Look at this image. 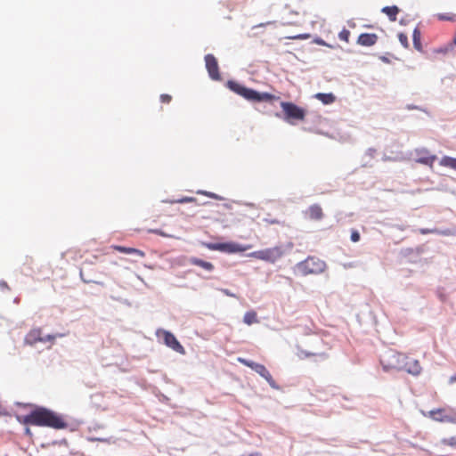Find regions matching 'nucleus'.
Returning <instances> with one entry per match:
<instances>
[{"mask_svg":"<svg viewBox=\"0 0 456 456\" xmlns=\"http://www.w3.org/2000/svg\"><path fill=\"white\" fill-rule=\"evenodd\" d=\"M19 423L27 426L25 434L31 436L28 426L47 427L53 429H64L68 427L66 420L56 412L45 407H36L27 415H17Z\"/></svg>","mask_w":456,"mask_h":456,"instance_id":"obj_1","label":"nucleus"},{"mask_svg":"<svg viewBox=\"0 0 456 456\" xmlns=\"http://www.w3.org/2000/svg\"><path fill=\"white\" fill-rule=\"evenodd\" d=\"M305 348L302 346H297V356L300 360L308 359L311 357H317L322 361L327 360L329 354L328 345L324 340L319 337H312L305 342Z\"/></svg>","mask_w":456,"mask_h":456,"instance_id":"obj_2","label":"nucleus"},{"mask_svg":"<svg viewBox=\"0 0 456 456\" xmlns=\"http://www.w3.org/2000/svg\"><path fill=\"white\" fill-rule=\"evenodd\" d=\"M227 86L231 91L253 102H272L280 99L279 96L274 94L269 93H260L232 80L227 82Z\"/></svg>","mask_w":456,"mask_h":456,"instance_id":"obj_3","label":"nucleus"},{"mask_svg":"<svg viewBox=\"0 0 456 456\" xmlns=\"http://www.w3.org/2000/svg\"><path fill=\"white\" fill-rule=\"evenodd\" d=\"M296 268L302 276L320 274L326 269V263L315 256H308L304 261L297 264Z\"/></svg>","mask_w":456,"mask_h":456,"instance_id":"obj_4","label":"nucleus"},{"mask_svg":"<svg viewBox=\"0 0 456 456\" xmlns=\"http://www.w3.org/2000/svg\"><path fill=\"white\" fill-rule=\"evenodd\" d=\"M407 360V355L394 349H387L380 355V364L383 370H400L402 363Z\"/></svg>","mask_w":456,"mask_h":456,"instance_id":"obj_5","label":"nucleus"},{"mask_svg":"<svg viewBox=\"0 0 456 456\" xmlns=\"http://www.w3.org/2000/svg\"><path fill=\"white\" fill-rule=\"evenodd\" d=\"M284 256L283 247L274 246L272 248H266L260 250H256L248 254L249 257L265 261L270 264H275Z\"/></svg>","mask_w":456,"mask_h":456,"instance_id":"obj_6","label":"nucleus"},{"mask_svg":"<svg viewBox=\"0 0 456 456\" xmlns=\"http://www.w3.org/2000/svg\"><path fill=\"white\" fill-rule=\"evenodd\" d=\"M281 107L284 114V119L294 125L297 121H304L306 115V110L293 102H281Z\"/></svg>","mask_w":456,"mask_h":456,"instance_id":"obj_7","label":"nucleus"},{"mask_svg":"<svg viewBox=\"0 0 456 456\" xmlns=\"http://www.w3.org/2000/svg\"><path fill=\"white\" fill-rule=\"evenodd\" d=\"M55 338L56 337L54 335H45L41 328H33L26 334L24 338V344L34 346L37 343L49 342L53 345Z\"/></svg>","mask_w":456,"mask_h":456,"instance_id":"obj_8","label":"nucleus"},{"mask_svg":"<svg viewBox=\"0 0 456 456\" xmlns=\"http://www.w3.org/2000/svg\"><path fill=\"white\" fill-rule=\"evenodd\" d=\"M206 247L210 250H216L228 254L240 253L252 248L251 245H241L236 242L207 243Z\"/></svg>","mask_w":456,"mask_h":456,"instance_id":"obj_9","label":"nucleus"},{"mask_svg":"<svg viewBox=\"0 0 456 456\" xmlns=\"http://www.w3.org/2000/svg\"><path fill=\"white\" fill-rule=\"evenodd\" d=\"M237 360L241 364L250 368L251 370L256 371L257 374H259L262 378H264L268 382V384L272 387H274V388L277 387L275 380L273 379V378L272 377V375L270 374V372L268 371V370L265 368V365L254 362L252 361H249L248 359L241 358V357H239Z\"/></svg>","mask_w":456,"mask_h":456,"instance_id":"obj_10","label":"nucleus"},{"mask_svg":"<svg viewBox=\"0 0 456 456\" xmlns=\"http://www.w3.org/2000/svg\"><path fill=\"white\" fill-rule=\"evenodd\" d=\"M156 335L158 338H162L164 344L174 351L182 354L185 353L183 346L170 331L159 329L157 330Z\"/></svg>","mask_w":456,"mask_h":456,"instance_id":"obj_11","label":"nucleus"},{"mask_svg":"<svg viewBox=\"0 0 456 456\" xmlns=\"http://www.w3.org/2000/svg\"><path fill=\"white\" fill-rule=\"evenodd\" d=\"M205 62L209 77L213 80H220L221 75L216 58L213 54H207L205 56Z\"/></svg>","mask_w":456,"mask_h":456,"instance_id":"obj_12","label":"nucleus"},{"mask_svg":"<svg viewBox=\"0 0 456 456\" xmlns=\"http://www.w3.org/2000/svg\"><path fill=\"white\" fill-rule=\"evenodd\" d=\"M400 370H405L411 375L417 376L420 374L422 368L417 359L411 358L407 355V360L402 363Z\"/></svg>","mask_w":456,"mask_h":456,"instance_id":"obj_13","label":"nucleus"},{"mask_svg":"<svg viewBox=\"0 0 456 456\" xmlns=\"http://www.w3.org/2000/svg\"><path fill=\"white\" fill-rule=\"evenodd\" d=\"M416 162L427 165L430 167H433V164L436 159V156L429 154V151L427 149L416 150Z\"/></svg>","mask_w":456,"mask_h":456,"instance_id":"obj_14","label":"nucleus"},{"mask_svg":"<svg viewBox=\"0 0 456 456\" xmlns=\"http://www.w3.org/2000/svg\"><path fill=\"white\" fill-rule=\"evenodd\" d=\"M428 416L438 422L456 423V418L445 413V410L439 408L428 412Z\"/></svg>","mask_w":456,"mask_h":456,"instance_id":"obj_15","label":"nucleus"},{"mask_svg":"<svg viewBox=\"0 0 456 456\" xmlns=\"http://www.w3.org/2000/svg\"><path fill=\"white\" fill-rule=\"evenodd\" d=\"M304 215L306 218L314 221H320L323 218L324 213L319 204L311 205L305 212Z\"/></svg>","mask_w":456,"mask_h":456,"instance_id":"obj_16","label":"nucleus"},{"mask_svg":"<svg viewBox=\"0 0 456 456\" xmlns=\"http://www.w3.org/2000/svg\"><path fill=\"white\" fill-rule=\"evenodd\" d=\"M378 41V36L373 33H362L357 38V44L362 46H372Z\"/></svg>","mask_w":456,"mask_h":456,"instance_id":"obj_17","label":"nucleus"},{"mask_svg":"<svg viewBox=\"0 0 456 456\" xmlns=\"http://www.w3.org/2000/svg\"><path fill=\"white\" fill-rule=\"evenodd\" d=\"M111 248L116 250V251H118L120 253H124V254H133V255H135L139 257H144L145 256V253L140 249H137V248H128V247H123V246H118V245H112Z\"/></svg>","mask_w":456,"mask_h":456,"instance_id":"obj_18","label":"nucleus"},{"mask_svg":"<svg viewBox=\"0 0 456 456\" xmlns=\"http://www.w3.org/2000/svg\"><path fill=\"white\" fill-rule=\"evenodd\" d=\"M191 264L193 265L200 266L208 272H211L214 270V265L210 262L204 261L202 259L192 257L190 260Z\"/></svg>","mask_w":456,"mask_h":456,"instance_id":"obj_19","label":"nucleus"},{"mask_svg":"<svg viewBox=\"0 0 456 456\" xmlns=\"http://www.w3.org/2000/svg\"><path fill=\"white\" fill-rule=\"evenodd\" d=\"M382 12L387 14V17L391 21H395L397 19V14L399 13L400 10L397 6H386L382 8Z\"/></svg>","mask_w":456,"mask_h":456,"instance_id":"obj_20","label":"nucleus"},{"mask_svg":"<svg viewBox=\"0 0 456 456\" xmlns=\"http://www.w3.org/2000/svg\"><path fill=\"white\" fill-rule=\"evenodd\" d=\"M316 99L321 101L323 104H331L335 102L336 97L333 94L318 93L314 95Z\"/></svg>","mask_w":456,"mask_h":456,"instance_id":"obj_21","label":"nucleus"},{"mask_svg":"<svg viewBox=\"0 0 456 456\" xmlns=\"http://www.w3.org/2000/svg\"><path fill=\"white\" fill-rule=\"evenodd\" d=\"M439 164L442 167H449L456 171V158L444 156L440 159Z\"/></svg>","mask_w":456,"mask_h":456,"instance_id":"obj_22","label":"nucleus"},{"mask_svg":"<svg viewBox=\"0 0 456 456\" xmlns=\"http://www.w3.org/2000/svg\"><path fill=\"white\" fill-rule=\"evenodd\" d=\"M243 321L246 324L251 325L258 322L257 314L255 311H248L244 314Z\"/></svg>","mask_w":456,"mask_h":456,"instance_id":"obj_23","label":"nucleus"},{"mask_svg":"<svg viewBox=\"0 0 456 456\" xmlns=\"http://www.w3.org/2000/svg\"><path fill=\"white\" fill-rule=\"evenodd\" d=\"M263 222L268 225H273V224H277V225H281V226L285 225L284 221L278 219V218H274L269 214L267 215L266 217H265L263 219Z\"/></svg>","mask_w":456,"mask_h":456,"instance_id":"obj_24","label":"nucleus"},{"mask_svg":"<svg viewBox=\"0 0 456 456\" xmlns=\"http://www.w3.org/2000/svg\"><path fill=\"white\" fill-rule=\"evenodd\" d=\"M412 37H413L414 47L418 51H422V45H421V43H420V37H421L420 31L419 29L415 28L414 31H413Z\"/></svg>","mask_w":456,"mask_h":456,"instance_id":"obj_25","label":"nucleus"},{"mask_svg":"<svg viewBox=\"0 0 456 456\" xmlns=\"http://www.w3.org/2000/svg\"><path fill=\"white\" fill-rule=\"evenodd\" d=\"M442 444L456 449V436H451L441 440Z\"/></svg>","mask_w":456,"mask_h":456,"instance_id":"obj_26","label":"nucleus"},{"mask_svg":"<svg viewBox=\"0 0 456 456\" xmlns=\"http://www.w3.org/2000/svg\"><path fill=\"white\" fill-rule=\"evenodd\" d=\"M350 37V31L346 28L342 29L338 34V38L346 43H348Z\"/></svg>","mask_w":456,"mask_h":456,"instance_id":"obj_27","label":"nucleus"},{"mask_svg":"<svg viewBox=\"0 0 456 456\" xmlns=\"http://www.w3.org/2000/svg\"><path fill=\"white\" fill-rule=\"evenodd\" d=\"M437 18L440 20H454L455 15L452 13H439L437 14Z\"/></svg>","mask_w":456,"mask_h":456,"instance_id":"obj_28","label":"nucleus"},{"mask_svg":"<svg viewBox=\"0 0 456 456\" xmlns=\"http://www.w3.org/2000/svg\"><path fill=\"white\" fill-rule=\"evenodd\" d=\"M398 39H399L400 43L402 44V45H403L404 47H408V37L405 34L400 33L398 35Z\"/></svg>","mask_w":456,"mask_h":456,"instance_id":"obj_29","label":"nucleus"},{"mask_svg":"<svg viewBox=\"0 0 456 456\" xmlns=\"http://www.w3.org/2000/svg\"><path fill=\"white\" fill-rule=\"evenodd\" d=\"M194 201H196L195 198H192V197H183L181 199H178V200H175L174 202H176V203H187V202H194Z\"/></svg>","mask_w":456,"mask_h":456,"instance_id":"obj_30","label":"nucleus"},{"mask_svg":"<svg viewBox=\"0 0 456 456\" xmlns=\"http://www.w3.org/2000/svg\"><path fill=\"white\" fill-rule=\"evenodd\" d=\"M172 101V96L170 94H163L160 95V102L162 103H169L170 102Z\"/></svg>","mask_w":456,"mask_h":456,"instance_id":"obj_31","label":"nucleus"},{"mask_svg":"<svg viewBox=\"0 0 456 456\" xmlns=\"http://www.w3.org/2000/svg\"><path fill=\"white\" fill-rule=\"evenodd\" d=\"M351 240L353 242H357L360 240V233L356 230L352 231Z\"/></svg>","mask_w":456,"mask_h":456,"instance_id":"obj_32","label":"nucleus"},{"mask_svg":"<svg viewBox=\"0 0 456 456\" xmlns=\"http://www.w3.org/2000/svg\"><path fill=\"white\" fill-rule=\"evenodd\" d=\"M289 38H290V39H307V38H309V35L308 34H300V35L289 37Z\"/></svg>","mask_w":456,"mask_h":456,"instance_id":"obj_33","label":"nucleus"},{"mask_svg":"<svg viewBox=\"0 0 456 456\" xmlns=\"http://www.w3.org/2000/svg\"><path fill=\"white\" fill-rule=\"evenodd\" d=\"M149 232L155 233V234L160 235L162 237H167V234H166L164 232H162L161 230H158V229L149 230Z\"/></svg>","mask_w":456,"mask_h":456,"instance_id":"obj_34","label":"nucleus"},{"mask_svg":"<svg viewBox=\"0 0 456 456\" xmlns=\"http://www.w3.org/2000/svg\"><path fill=\"white\" fill-rule=\"evenodd\" d=\"M198 193H201V194H204V195H207L210 198H213V199H216V195L215 193H212V192H207V191H198Z\"/></svg>","mask_w":456,"mask_h":456,"instance_id":"obj_35","label":"nucleus"},{"mask_svg":"<svg viewBox=\"0 0 456 456\" xmlns=\"http://www.w3.org/2000/svg\"><path fill=\"white\" fill-rule=\"evenodd\" d=\"M0 287H1L2 289H9V287H8V285H7V283H6L5 281H1V282H0Z\"/></svg>","mask_w":456,"mask_h":456,"instance_id":"obj_36","label":"nucleus"},{"mask_svg":"<svg viewBox=\"0 0 456 456\" xmlns=\"http://www.w3.org/2000/svg\"><path fill=\"white\" fill-rule=\"evenodd\" d=\"M80 277H81V279H82L85 282H90V281H89V280H86V279L84 278V276H83V273H82V272H80Z\"/></svg>","mask_w":456,"mask_h":456,"instance_id":"obj_37","label":"nucleus"},{"mask_svg":"<svg viewBox=\"0 0 456 456\" xmlns=\"http://www.w3.org/2000/svg\"><path fill=\"white\" fill-rule=\"evenodd\" d=\"M451 380H452V382H453V381H456V375H455V376H452V377L451 378Z\"/></svg>","mask_w":456,"mask_h":456,"instance_id":"obj_38","label":"nucleus"},{"mask_svg":"<svg viewBox=\"0 0 456 456\" xmlns=\"http://www.w3.org/2000/svg\"><path fill=\"white\" fill-rule=\"evenodd\" d=\"M428 230H421V233H423V234H426V233H428Z\"/></svg>","mask_w":456,"mask_h":456,"instance_id":"obj_39","label":"nucleus"},{"mask_svg":"<svg viewBox=\"0 0 456 456\" xmlns=\"http://www.w3.org/2000/svg\"><path fill=\"white\" fill-rule=\"evenodd\" d=\"M248 456H259V454L258 453H252V454H250Z\"/></svg>","mask_w":456,"mask_h":456,"instance_id":"obj_40","label":"nucleus"}]
</instances>
